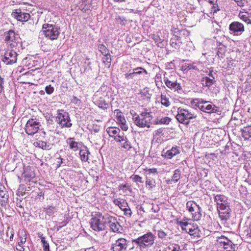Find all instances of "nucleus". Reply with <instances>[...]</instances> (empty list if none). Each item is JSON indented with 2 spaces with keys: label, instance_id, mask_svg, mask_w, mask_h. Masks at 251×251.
<instances>
[{
  "label": "nucleus",
  "instance_id": "c03bdc74",
  "mask_svg": "<svg viewBox=\"0 0 251 251\" xmlns=\"http://www.w3.org/2000/svg\"><path fill=\"white\" fill-rule=\"evenodd\" d=\"M130 178L135 182L143 183L142 178L138 175H132Z\"/></svg>",
  "mask_w": 251,
  "mask_h": 251
},
{
  "label": "nucleus",
  "instance_id": "aec40b11",
  "mask_svg": "<svg viewBox=\"0 0 251 251\" xmlns=\"http://www.w3.org/2000/svg\"><path fill=\"white\" fill-rule=\"evenodd\" d=\"M66 143L69 145L70 149L73 151H76L78 150V143L75 141L74 138H69L67 139Z\"/></svg>",
  "mask_w": 251,
  "mask_h": 251
},
{
  "label": "nucleus",
  "instance_id": "6ab92c4d",
  "mask_svg": "<svg viewBox=\"0 0 251 251\" xmlns=\"http://www.w3.org/2000/svg\"><path fill=\"white\" fill-rule=\"evenodd\" d=\"M164 82L166 86L172 89H174L175 90H177L180 89V85L176 81L175 82H172L168 79L167 77H165L164 79Z\"/></svg>",
  "mask_w": 251,
  "mask_h": 251
},
{
  "label": "nucleus",
  "instance_id": "423d86ee",
  "mask_svg": "<svg viewBox=\"0 0 251 251\" xmlns=\"http://www.w3.org/2000/svg\"><path fill=\"white\" fill-rule=\"evenodd\" d=\"M58 111L56 117V122L62 127H71L72 124L71 123L69 113L63 111Z\"/></svg>",
  "mask_w": 251,
  "mask_h": 251
},
{
  "label": "nucleus",
  "instance_id": "dca6fc26",
  "mask_svg": "<svg viewBox=\"0 0 251 251\" xmlns=\"http://www.w3.org/2000/svg\"><path fill=\"white\" fill-rule=\"evenodd\" d=\"M180 153L178 148L177 147H173L170 150L162 152V156L168 159H171L174 156Z\"/></svg>",
  "mask_w": 251,
  "mask_h": 251
},
{
  "label": "nucleus",
  "instance_id": "774afa93",
  "mask_svg": "<svg viewBox=\"0 0 251 251\" xmlns=\"http://www.w3.org/2000/svg\"><path fill=\"white\" fill-rule=\"evenodd\" d=\"M115 2H122L125 1V0H113Z\"/></svg>",
  "mask_w": 251,
  "mask_h": 251
},
{
  "label": "nucleus",
  "instance_id": "e433bc0d",
  "mask_svg": "<svg viewBox=\"0 0 251 251\" xmlns=\"http://www.w3.org/2000/svg\"><path fill=\"white\" fill-rule=\"evenodd\" d=\"M239 16L244 22H245L247 24H251V20L246 14H243V13H239Z\"/></svg>",
  "mask_w": 251,
  "mask_h": 251
},
{
  "label": "nucleus",
  "instance_id": "8fccbe9b",
  "mask_svg": "<svg viewBox=\"0 0 251 251\" xmlns=\"http://www.w3.org/2000/svg\"><path fill=\"white\" fill-rule=\"evenodd\" d=\"M147 173V175H149L151 174H156L157 172V170L156 168H152V169H148L146 168L145 169Z\"/></svg>",
  "mask_w": 251,
  "mask_h": 251
},
{
  "label": "nucleus",
  "instance_id": "338daca9",
  "mask_svg": "<svg viewBox=\"0 0 251 251\" xmlns=\"http://www.w3.org/2000/svg\"><path fill=\"white\" fill-rule=\"evenodd\" d=\"M153 38L154 40H155V41L156 42L158 41V38H159V36L153 35Z\"/></svg>",
  "mask_w": 251,
  "mask_h": 251
},
{
  "label": "nucleus",
  "instance_id": "5fc2aeb1",
  "mask_svg": "<svg viewBox=\"0 0 251 251\" xmlns=\"http://www.w3.org/2000/svg\"><path fill=\"white\" fill-rule=\"evenodd\" d=\"M223 248L224 249L225 251H233L232 250V243H231V247L226 246H224Z\"/></svg>",
  "mask_w": 251,
  "mask_h": 251
},
{
  "label": "nucleus",
  "instance_id": "f8f14e48",
  "mask_svg": "<svg viewBox=\"0 0 251 251\" xmlns=\"http://www.w3.org/2000/svg\"><path fill=\"white\" fill-rule=\"evenodd\" d=\"M110 229L115 233H122L123 229L117 219L114 217L108 215L107 223Z\"/></svg>",
  "mask_w": 251,
  "mask_h": 251
},
{
  "label": "nucleus",
  "instance_id": "f3484780",
  "mask_svg": "<svg viewBox=\"0 0 251 251\" xmlns=\"http://www.w3.org/2000/svg\"><path fill=\"white\" fill-rule=\"evenodd\" d=\"M94 103L97 105L100 108L103 109H106L108 107V104L106 102L104 99L102 97L97 98V96H95Z\"/></svg>",
  "mask_w": 251,
  "mask_h": 251
},
{
  "label": "nucleus",
  "instance_id": "f704fd0d",
  "mask_svg": "<svg viewBox=\"0 0 251 251\" xmlns=\"http://www.w3.org/2000/svg\"><path fill=\"white\" fill-rule=\"evenodd\" d=\"M161 103L162 105L166 107H168L170 105L169 98H168L165 95L161 94Z\"/></svg>",
  "mask_w": 251,
  "mask_h": 251
},
{
  "label": "nucleus",
  "instance_id": "4468645a",
  "mask_svg": "<svg viewBox=\"0 0 251 251\" xmlns=\"http://www.w3.org/2000/svg\"><path fill=\"white\" fill-rule=\"evenodd\" d=\"M12 15L17 20L21 22H26L30 17L28 13L22 12L20 9H17L13 11Z\"/></svg>",
  "mask_w": 251,
  "mask_h": 251
},
{
  "label": "nucleus",
  "instance_id": "393cba45",
  "mask_svg": "<svg viewBox=\"0 0 251 251\" xmlns=\"http://www.w3.org/2000/svg\"><path fill=\"white\" fill-rule=\"evenodd\" d=\"M114 203L119 206V207L122 210L124 207L128 206L127 202L123 200L120 199H116L113 200Z\"/></svg>",
  "mask_w": 251,
  "mask_h": 251
},
{
  "label": "nucleus",
  "instance_id": "72a5a7b5",
  "mask_svg": "<svg viewBox=\"0 0 251 251\" xmlns=\"http://www.w3.org/2000/svg\"><path fill=\"white\" fill-rule=\"evenodd\" d=\"M181 176V172L179 169L175 171L174 175L172 178V181L176 183L178 181Z\"/></svg>",
  "mask_w": 251,
  "mask_h": 251
},
{
  "label": "nucleus",
  "instance_id": "7c9ffc66",
  "mask_svg": "<svg viewBox=\"0 0 251 251\" xmlns=\"http://www.w3.org/2000/svg\"><path fill=\"white\" fill-rule=\"evenodd\" d=\"M220 218L223 220H227L229 217L230 210L218 211Z\"/></svg>",
  "mask_w": 251,
  "mask_h": 251
},
{
  "label": "nucleus",
  "instance_id": "5701e85b",
  "mask_svg": "<svg viewBox=\"0 0 251 251\" xmlns=\"http://www.w3.org/2000/svg\"><path fill=\"white\" fill-rule=\"evenodd\" d=\"M214 79V77L212 75L211 76V77L208 76L203 77L201 79L203 86L205 87H210L215 81Z\"/></svg>",
  "mask_w": 251,
  "mask_h": 251
},
{
  "label": "nucleus",
  "instance_id": "4d7b16f0",
  "mask_svg": "<svg viewBox=\"0 0 251 251\" xmlns=\"http://www.w3.org/2000/svg\"><path fill=\"white\" fill-rule=\"evenodd\" d=\"M3 82V79L2 78H0V94L3 91V86L2 83Z\"/></svg>",
  "mask_w": 251,
  "mask_h": 251
},
{
  "label": "nucleus",
  "instance_id": "7ed1b4c3",
  "mask_svg": "<svg viewBox=\"0 0 251 251\" xmlns=\"http://www.w3.org/2000/svg\"><path fill=\"white\" fill-rule=\"evenodd\" d=\"M152 116L149 112H143L140 115H135L133 117L135 124L140 127H150Z\"/></svg>",
  "mask_w": 251,
  "mask_h": 251
},
{
  "label": "nucleus",
  "instance_id": "ddd939ff",
  "mask_svg": "<svg viewBox=\"0 0 251 251\" xmlns=\"http://www.w3.org/2000/svg\"><path fill=\"white\" fill-rule=\"evenodd\" d=\"M19 38L18 35L16 34L13 30H9L5 34V41L9 44L10 48L16 47L17 45V42Z\"/></svg>",
  "mask_w": 251,
  "mask_h": 251
},
{
  "label": "nucleus",
  "instance_id": "69168bd1",
  "mask_svg": "<svg viewBox=\"0 0 251 251\" xmlns=\"http://www.w3.org/2000/svg\"><path fill=\"white\" fill-rule=\"evenodd\" d=\"M209 2L211 4L213 5L215 3H217V0H209Z\"/></svg>",
  "mask_w": 251,
  "mask_h": 251
},
{
  "label": "nucleus",
  "instance_id": "603ef678",
  "mask_svg": "<svg viewBox=\"0 0 251 251\" xmlns=\"http://www.w3.org/2000/svg\"><path fill=\"white\" fill-rule=\"evenodd\" d=\"M158 236L160 238H163L166 236V234L162 230H159L158 231Z\"/></svg>",
  "mask_w": 251,
  "mask_h": 251
},
{
  "label": "nucleus",
  "instance_id": "c85d7f7f",
  "mask_svg": "<svg viewBox=\"0 0 251 251\" xmlns=\"http://www.w3.org/2000/svg\"><path fill=\"white\" fill-rule=\"evenodd\" d=\"M0 197L4 199L3 201L7 200L8 195L7 194L5 187L1 183H0Z\"/></svg>",
  "mask_w": 251,
  "mask_h": 251
},
{
  "label": "nucleus",
  "instance_id": "a211bd4d",
  "mask_svg": "<svg viewBox=\"0 0 251 251\" xmlns=\"http://www.w3.org/2000/svg\"><path fill=\"white\" fill-rule=\"evenodd\" d=\"M33 145L36 147H39L44 150H50L52 148V144H47L46 142L36 140L34 142Z\"/></svg>",
  "mask_w": 251,
  "mask_h": 251
},
{
  "label": "nucleus",
  "instance_id": "412c9836",
  "mask_svg": "<svg viewBox=\"0 0 251 251\" xmlns=\"http://www.w3.org/2000/svg\"><path fill=\"white\" fill-rule=\"evenodd\" d=\"M117 123L120 125L121 128L124 131H126L128 129V126L126 124V120L124 116H118V118H116Z\"/></svg>",
  "mask_w": 251,
  "mask_h": 251
},
{
  "label": "nucleus",
  "instance_id": "20e7f679",
  "mask_svg": "<svg viewBox=\"0 0 251 251\" xmlns=\"http://www.w3.org/2000/svg\"><path fill=\"white\" fill-rule=\"evenodd\" d=\"M43 29L45 36L52 40L57 39L60 33V28L54 25L45 24Z\"/></svg>",
  "mask_w": 251,
  "mask_h": 251
},
{
  "label": "nucleus",
  "instance_id": "49530a36",
  "mask_svg": "<svg viewBox=\"0 0 251 251\" xmlns=\"http://www.w3.org/2000/svg\"><path fill=\"white\" fill-rule=\"evenodd\" d=\"M124 212V215L127 217H130L132 215V212L130 208H127L126 207H125L122 210Z\"/></svg>",
  "mask_w": 251,
  "mask_h": 251
},
{
  "label": "nucleus",
  "instance_id": "39448f33",
  "mask_svg": "<svg viewBox=\"0 0 251 251\" xmlns=\"http://www.w3.org/2000/svg\"><path fill=\"white\" fill-rule=\"evenodd\" d=\"M176 117L179 123L188 124L189 120L196 118L197 116L187 109L179 107Z\"/></svg>",
  "mask_w": 251,
  "mask_h": 251
},
{
  "label": "nucleus",
  "instance_id": "4c0bfd02",
  "mask_svg": "<svg viewBox=\"0 0 251 251\" xmlns=\"http://www.w3.org/2000/svg\"><path fill=\"white\" fill-rule=\"evenodd\" d=\"M46 213L49 216L52 215L54 212L56 211V208L54 206H49L46 208Z\"/></svg>",
  "mask_w": 251,
  "mask_h": 251
},
{
  "label": "nucleus",
  "instance_id": "9d476101",
  "mask_svg": "<svg viewBox=\"0 0 251 251\" xmlns=\"http://www.w3.org/2000/svg\"><path fill=\"white\" fill-rule=\"evenodd\" d=\"M40 123L38 122L36 119H29L25 125V132L29 135H33L37 132L39 129Z\"/></svg>",
  "mask_w": 251,
  "mask_h": 251
},
{
  "label": "nucleus",
  "instance_id": "c756f323",
  "mask_svg": "<svg viewBox=\"0 0 251 251\" xmlns=\"http://www.w3.org/2000/svg\"><path fill=\"white\" fill-rule=\"evenodd\" d=\"M214 200L216 202L217 205H219L220 203H224L227 201L226 198L222 195H217L215 196Z\"/></svg>",
  "mask_w": 251,
  "mask_h": 251
},
{
  "label": "nucleus",
  "instance_id": "6e6552de",
  "mask_svg": "<svg viewBox=\"0 0 251 251\" xmlns=\"http://www.w3.org/2000/svg\"><path fill=\"white\" fill-rule=\"evenodd\" d=\"M17 52L12 49H7L3 56H1V60L6 65H11L17 61Z\"/></svg>",
  "mask_w": 251,
  "mask_h": 251
},
{
  "label": "nucleus",
  "instance_id": "ea45409f",
  "mask_svg": "<svg viewBox=\"0 0 251 251\" xmlns=\"http://www.w3.org/2000/svg\"><path fill=\"white\" fill-rule=\"evenodd\" d=\"M98 49L99 51L103 55L108 53V51L106 47L102 44L100 45L98 47Z\"/></svg>",
  "mask_w": 251,
  "mask_h": 251
},
{
  "label": "nucleus",
  "instance_id": "680f3d73",
  "mask_svg": "<svg viewBox=\"0 0 251 251\" xmlns=\"http://www.w3.org/2000/svg\"><path fill=\"white\" fill-rule=\"evenodd\" d=\"M120 187L125 191L128 190L130 188V187L128 186H127L126 184L121 186Z\"/></svg>",
  "mask_w": 251,
  "mask_h": 251
},
{
  "label": "nucleus",
  "instance_id": "e2e57ef3",
  "mask_svg": "<svg viewBox=\"0 0 251 251\" xmlns=\"http://www.w3.org/2000/svg\"><path fill=\"white\" fill-rule=\"evenodd\" d=\"M146 183L147 185H149V186H151L152 185V181L150 179H147V180L146 181Z\"/></svg>",
  "mask_w": 251,
  "mask_h": 251
},
{
  "label": "nucleus",
  "instance_id": "13d9d810",
  "mask_svg": "<svg viewBox=\"0 0 251 251\" xmlns=\"http://www.w3.org/2000/svg\"><path fill=\"white\" fill-rule=\"evenodd\" d=\"M114 113L116 114V118H118V116H123L122 113L118 109L115 110Z\"/></svg>",
  "mask_w": 251,
  "mask_h": 251
},
{
  "label": "nucleus",
  "instance_id": "1a4fd4ad",
  "mask_svg": "<svg viewBox=\"0 0 251 251\" xmlns=\"http://www.w3.org/2000/svg\"><path fill=\"white\" fill-rule=\"evenodd\" d=\"M196 105L201 110L204 112L212 113H215L217 111V107L215 105L202 99L199 100Z\"/></svg>",
  "mask_w": 251,
  "mask_h": 251
},
{
  "label": "nucleus",
  "instance_id": "bb28decb",
  "mask_svg": "<svg viewBox=\"0 0 251 251\" xmlns=\"http://www.w3.org/2000/svg\"><path fill=\"white\" fill-rule=\"evenodd\" d=\"M106 131L110 136L114 138V136H116L120 132V129L115 127H108L106 129Z\"/></svg>",
  "mask_w": 251,
  "mask_h": 251
},
{
  "label": "nucleus",
  "instance_id": "0e129e2a",
  "mask_svg": "<svg viewBox=\"0 0 251 251\" xmlns=\"http://www.w3.org/2000/svg\"><path fill=\"white\" fill-rule=\"evenodd\" d=\"M58 159L59 160V161H58L57 162H58V165H57V167H59L60 166V165H61V163H62V158H61V157H59V158H58Z\"/></svg>",
  "mask_w": 251,
  "mask_h": 251
},
{
  "label": "nucleus",
  "instance_id": "58836bf2",
  "mask_svg": "<svg viewBox=\"0 0 251 251\" xmlns=\"http://www.w3.org/2000/svg\"><path fill=\"white\" fill-rule=\"evenodd\" d=\"M41 241L43 243L44 251H50L49 244L46 241L44 237H41Z\"/></svg>",
  "mask_w": 251,
  "mask_h": 251
},
{
  "label": "nucleus",
  "instance_id": "052dcab7",
  "mask_svg": "<svg viewBox=\"0 0 251 251\" xmlns=\"http://www.w3.org/2000/svg\"><path fill=\"white\" fill-rule=\"evenodd\" d=\"M26 242V237L21 238L20 242H18L19 244L23 245Z\"/></svg>",
  "mask_w": 251,
  "mask_h": 251
},
{
  "label": "nucleus",
  "instance_id": "c9c22d12",
  "mask_svg": "<svg viewBox=\"0 0 251 251\" xmlns=\"http://www.w3.org/2000/svg\"><path fill=\"white\" fill-rule=\"evenodd\" d=\"M114 140L117 142L122 143L123 141H125L126 137L125 136L124 133L119 132L116 136H114Z\"/></svg>",
  "mask_w": 251,
  "mask_h": 251
},
{
  "label": "nucleus",
  "instance_id": "473e14b6",
  "mask_svg": "<svg viewBox=\"0 0 251 251\" xmlns=\"http://www.w3.org/2000/svg\"><path fill=\"white\" fill-rule=\"evenodd\" d=\"M217 209L218 211L230 210L227 201L220 203V204L217 205Z\"/></svg>",
  "mask_w": 251,
  "mask_h": 251
},
{
  "label": "nucleus",
  "instance_id": "a19ab883",
  "mask_svg": "<svg viewBox=\"0 0 251 251\" xmlns=\"http://www.w3.org/2000/svg\"><path fill=\"white\" fill-rule=\"evenodd\" d=\"M182 68L184 70H196L197 69V67L191 64H185Z\"/></svg>",
  "mask_w": 251,
  "mask_h": 251
},
{
  "label": "nucleus",
  "instance_id": "3c124183",
  "mask_svg": "<svg viewBox=\"0 0 251 251\" xmlns=\"http://www.w3.org/2000/svg\"><path fill=\"white\" fill-rule=\"evenodd\" d=\"M211 9L212 11H213V13H216L220 10L219 6H218L217 3H215L214 4L212 5Z\"/></svg>",
  "mask_w": 251,
  "mask_h": 251
},
{
  "label": "nucleus",
  "instance_id": "2f4dec72",
  "mask_svg": "<svg viewBox=\"0 0 251 251\" xmlns=\"http://www.w3.org/2000/svg\"><path fill=\"white\" fill-rule=\"evenodd\" d=\"M190 235H193L194 237L198 236L199 235V229L197 225H193V227L191 228L188 232Z\"/></svg>",
  "mask_w": 251,
  "mask_h": 251
},
{
  "label": "nucleus",
  "instance_id": "a18cd8bd",
  "mask_svg": "<svg viewBox=\"0 0 251 251\" xmlns=\"http://www.w3.org/2000/svg\"><path fill=\"white\" fill-rule=\"evenodd\" d=\"M180 247L177 245H171L168 248V251H179Z\"/></svg>",
  "mask_w": 251,
  "mask_h": 251
},
{
  "label": "nucleus",
  "instance_id": "cd10ccee",
  "mask_svg": "<svg viewBox=\"0 0 251 251\" xmlns=\"http://www.w3.org/2000/svg\"><path fill=\"white\" fill-rule=\"evenodd\" d=\"M89 154V151L87 148L81 150L79 152V154L81 159L82 161H87L88 160V154Z\"/></svg>",
  "mask_w": 251,
  "mask_h": 251
},
{
  "label": "nucleus",
  "instance_id": "a878e982",
  "mask_svg": "<svg viewBox=\"0 0 251 251\" xmlns=\"http://www.w3.org/2000/svg\"><path fill=\"white\" fill-rule=\"evenodd\" d=\"M179 225L181 226L182 230H185L186 232H188L190 228L193 227V225L188 223L187 221H180Z\"/></svg>",
  "mask_w": 251,
  "mask_h": 251
},
{
  "label": "nucleus",
  "instance_id": "79ce46f5",
  "mask_svg": "<svg viewBox=\"0 0 251 251\" xmlns=\"http://www.w3.org/2000/svg\"><path fill=\"white\" fill-rule=\"evenodd\" d=\"M121 145L123 148L127 150H130L132 148L130 144L127 141V138L126 139L125 141L121 143Z\"/></svg>",
  "mask_w": 251,
  "mask_h": 251
},
{
  "label": "nucleus",
  "instance_id": "f03ea898",
  "mask_svg": "<svg viewBox=\"0 0 251 251\" xmlns=\"http://www.w3.org/2000/svg\"><path fill=\"white\" fill-rule=\"evenodd\" d=\"M155 238V236L151 232H149L137 239H133L132 242L139 246L141 250H143L147 247L151 246L154 244Z\"/></svg>",
  "mask_w": 251,
  "mask_h": 251
},
{
  "label": "nucleus",
  "instance_id": "09e8293b",
  "mask_svg": "<svg viewBox=\"0 0 251 251\" xmlns=\"http://www.w3.org/2000/svg\"><path fill=\"white\" fill-rule=\"evenodd\" d=\"M105 57L103 59L104 62H107L109 64L111 63V58L110 54L108 53L104 55Z\"/></svg>",
  "mask_w": 251,
  "mask_h": 251
},
{
  "label": "nucleus",
  "instance_id": "b1692460",
  "mask_svg": "<svg viewBox=\"0 0 251 251\" xmlns=\"http://www.w3.org/2000/svg\"><path fill=\"white\" fill-rule=\"evenodd\" d=\"M217 242L220 244L221 246H229L231 247V243L232 242L225 236H221L217 240Z\"/></svg>",
  "mask_w": 251,
  "mask_h": 251
},
{
  "label": "nucleus",
  "instance_id": "864d4df0",
  "mask_svg": "<svg viewBox=\"0 0 251 251\" xmlns=\"http://www.w3.org/2000/svg\"><path fill=\"white\" fill-rule=\"evenodd\" d=\"M134 72L131 73H127L125 74V77L126 79H129L130 78H133L134 76Z\"/></svg>",
  "mask_w": 251,
  "mask_h": 251
},
{
  "label": "nucleus",
  "instance_id": "4be33fe9",
  "mask_svg": "<svg viewBox=\"0 0 251 251\" xmlns=\"http://www.w3.org/2000/svg\"><path fill=\"white\" fill-rule=\"evenodd\" d=\"M242 135L245 140H248L251 138V126L244 127L241 129Z\"/></svg>",
  "mask_w": 251,
  "mask_h": 251
},
{
  "label": "nucleus",
  "instance_id": "de8ad7c7",
  "mask_svg": "<svg viewBox=\"0 0 251 251\" xmlns=\"http://www.w3.org/2000/svg\"><path fill=\"white\" fill-rule=\"evenodd\" d=\"M54 88L50 85H48L45 88V91L48 94H51L53 92Z\"/></svg>",
  "mask_w": 251,
  "mask_h": 251
},
{
  "label": "nucleus",
  "instance_id": "f257e3e1",
  "mask_svg": "<svg viewBox=\"0 0 251 251\" xmlns=\"http://www.w3.org/2000/svg\"><path fill=\"white\" fill-rule=\"evenodd\" d=\"M92 217L90 222L91 228L97 231L105 230L108 215H102L101 213L98 212L92 215Z\"/></svg>",
  "mask_w": 251,
  "mask_h": 251
},
{
  "label": "nucleus",
  "instance_id": "9b49d317",
  "mask_svg": "<svg viewBox=\"0 0 251 251\" xmlns=\"http://www.w3.org/2000/svg\"><path fill=\"white\" fill-rule=\"evenodd\" d=\"M129 241L124 238H120L112 245L113 251H126L128 247Z\"/></svg>",
  "mask_w": 251,
  "mask_h": 251
},
{
  "label": "nucleus",
  "instance_id": "37998d69",
  "mask_svg": "<svg viewBox=\"0 0 251 251\" xmlns=\"http://www.w3.org/2000/svg\"><path fill=\"white\" fill-rule=\"evenodd\" d=\"M133 71H134L133 72L134 73V75H136L137 74H141L143 73H145L146 74H148L147 71L145 69H144L141 67L137 68L134 69Z\"/></svg>",
  "mask_w": 251,
  "mask_h": 251
},
{
  "label": "nucleus",
  "instance_id": "bf43d9fd",
  "mask_svg": "<svg viewBox=\"0 0 251 251\" xmlns=\"http://www.w3.org/2000/svg\"><path fill=\"white\" fill-rule=\"evenodd\" d=\"M16 249L19 251H24V249L22 246V245L18 244L17 245H16Z\"/></svg>",
  "mask_w": 251,
  "mask_h": 251
},
{
  "label": "nucleus",
  "instance_id": "0eeeda50",
  "mask_svg": "<svg viewBox=\"0 0 251 251\" xmlns=\"http://www.w3.org/2000/svg\"><path fill=\"white\" fill-rule=\"evenodd\" d=\"M188 211L192 213L193 219L196 220L200 219L201 216V208L193 201H188L186 203Z\"/></svg>",
  "mask_w": 251,
  "mask_h": 251
},
{
  "label": "nucleus",
  "instance_id": "6e6d98bb",
  "mask_svg": "<svg viewBox=\"0 0 251 251\" xmlns=\"http://www.w3.org/2000/svg\"><path fill=\"white\" fill-rule=\"evenodd\" d=\"M119 22H120L121 24H124V21H126L125 18L123 17H119L117 19Z\"/></svg>",
  "mask_w": 251,
  "mask_h": 251
},
{
  "label": "nucleus",
  "instance_id": "2eb2a0df",
  "mask_svg": "<svg viewBox=\"0 0 251 251\" xmlns=\"http://www.w3.org/2000/svg\"><path fill=\"white\" fill-rule=\"evenodd\" d=\"M229 29L232 33L238 35L244 31V26L242 24L238 22H234L230 24Z\"/></svg>",
  "mask_w": 251,
  "mask_h": 251
}]
</instances>
